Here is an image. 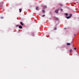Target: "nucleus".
Instances as JSON below:
<instances>
[{
	"label": "nucleus",
	"mask_w": 79,
	"mask_h": 79,
	"mask_svg": "<svg viewBox=\"0 0 79 79\" xmlns=\"http://www.w3.org/2000/svg\"><path fill=\"white\" fill-rule=\"evenodd\" d=\"M59 11V9H58L55 10V12L56 13H58V11Z\"/></svg>",
	"instance_id": "1"
},
{
	"label": "nucleus",
	"mask_w": 79,
	"mask_h": 79,
	"mask_svg": "<svg viewBox=\"0 0 79 79\" xmlns=\"http://www.w3.org/2000/svg\"><path fill=\"white\" fill-rule=\"evenodd\" d=\"M70 17H71V16H69L65 17V18H67V19H69V18H70Z\"/></svg>",
	"instance_id": "2"
},
{
	"label": "nucleus",
	"mask_w": 79,
	"mask_h": 79,
	"mask_svg": "<svg viewBox=\"0 0 79 79\" xmlns=\"http://www.w3.org/2000/svg\"><path fill=\"white\" fill-rule=\"evenodd\" d=\"M36 10H39V7H37L36 8Z\"/></svg>",
	"instance_id": "3"
},
{
	"label": "nucleus",
	"mask_w": 79,
	"mask_h": 79,
	"mask_svg": "<svg viewBox=\"0 0 79 79\" xmlns=\"http://www.w3.org/2000/svg\"><path fill=\"white\" fill-rule=\"evenodd\" d=\"M43 8H44V9L45 8H47V6H44L43 7Z\"/></svg>",
	"instance_id": "4"
},
{
	"label": "nucleus",
	"mask_w": 79,
	"mask_h": 79,
	"mask_svg": "<svg viewBox=\"0 0 79 79\" xmlns=\"http://www.w3.org/2000/svg\"><path fill=\"white\" fill-rule=\"evenodd\" d=\"M19 28L20 29H22V26H19Z\"/></svg>",
	"instance_id": "5"
},
{
	"label": "nucleus",
	"mask_w": 79,
	"mask_h": 79,
	"mask_svg": "<svg viewBox=\"0 0 79 79\" xmlns=\"http://www.w3.org/2000/svg\"><path fill=\"white\" fill-rule=\"evenodd\" d=\"M20 24L22 25V26H23V23L22 22H20Z\"/></svg>",
	"instance_id": "6"
},
{
	"label": "nucleus",
	"mask_w": 79,
	"mask_h": 79,
	"mask_svg": "<svg viewBox=\"0 0 79 79\" xmlns=\"http://www.w3.org/2000/svg\"><path fill=\"white\" fill-rule=\"evenodd\" d=\"M72 51H73V50H72V49H70L69 50L70 53H71V52H72Z\"/></svg>",
	"instance_id": "7"
},
{
	"label": "nucleus",
	"mask_w": 79,
	"mask_h": 79,
	"mask_svg": "<svg viewBox=\"0 0 79 79\" xmlns=\"http://www.w3.org/2000/svg\"><path fill=\"white\" fill-rule=\"evenodd\" d=\"M19 12L20 13H21V11H22V10L21 9H19Z\"/></svg>",
	"instance_id": "8"
},
{
	"label": "nucleus",
	"mask_w": 79,
	"mask_h": 79,
	"mask_svg": "<svg viewBox=\"0 0 79 79\" xmlns=\"http://www.w3.org/2000/svg\"><path fill=\"white\" fill-rule=\"evenodd\" d=\"M67 45H70V43H67Z\"/></svg>",
	"instance_id": "9"
},
{
	"label": "nucleus",
	"mask_w": 79,
	"mask_h": 79,
	"mask_svg": "<svg viewBox=\"0 0 79 79\" xmlns=\"http://www.w3.org/2000/svg\"><path fill=\"white\" fill-rule=\"evenodd\" d=\"M65 15H66V16H68V13H66V14H65Z\"/></svg>",
	"instance_id": "10"
},
{
	"label": "nucleus",
	"mask_w": 79,
	"mask_h": 79,
	"mask_svg": "<svg viewBox=\"0 0 79 79\" xmlns=\"http://www.w3.org/2000/svg\"><path fill=\"white\" fill-rule=\"evenodd\" d=\"M56 20H58V19L57 18H56Z\"/></svg>",
	"instance_id": "11"
},
{
	"label": "nucleus",
	"mask_w": 79,
	"mask_h": 79,
	"mask_svg": "<svg viewBox=\"0 0 79 79\" xmlns=\"http://www.w3.org/2000/svg\"><path fill=\"white\" fill-rule=\"evenodd\" d=\"M42 11H43V12H44V13H45V10H43Z\"/></svg>",
	"instance_id": "12"
},
{
	"label": "nucleus",
	"mask_w": 79,
	"mask_h": 79,
	"mask_svg": "<svg viewBox=\"0 0 79 79\" xmlns=\"http://www.w3.org/2000/svg\"><path fill=\"white\" fill-rule=\"evenodd\" d=\"M1 19H3V17H2L1 18Z\"/></svg>",
	"instance_id": "13"
},
{
	"label": "nucleus",
	"mask_w": 79,
	"mask_h": 79,
	"mask_svg": "<svg viewBox=\"0 0 79 79\" xmlns=\"http://www.w3.org/2000/svg\"><path fill=\"white\" fill-rule=\"evenodd\" d=\"M54 30H56V28H54Z\"/></svg>",
	"instance_id": "14"
},
{
	"label": "nucleus",
	"mask_w": 79,
	"mask_h": 79,
	"mask_svg": "<svg viewBox=\"0 0 79 79\" xmlns=\"http://www.w3.org/2000/svg\"><path fill=\"white\" fill-rule=\"evenodd\" d=\"M74 50H76L77 48H74Z\"/></svg>",
	"instance_id": "15"
},
{
	"label": "nucleus",
	"mask_w": 79,
	"mask_h": 79,
	"mask_svg": "<svg viewBox=\"0 0 79 79\" xmlns=\"http://www.w3.org/2000/svg\"><path fill=\"white\" fill-rule=\"evenodd\" d=\"M44 16H45V15H44L43 16V17H44Z\"/></svg>",
	"instance_id": "16"
},
{
	"label": "nucleus",
	"mask_w": 79,
	"mask_h": 79,
	"mask_svg": "<svg viewBox=\"0 0 79 79\" xmlns=\"http://www.w3.org/2000/svg\"><path fill=\"white\" fill-rule=\"evenodd\" d=\"M61 11H63V9H61Z\"/></svg>",
	"instance_id": "17"
},
{
	"label": "nucleus",
	"mask_w": 79,
	"mask_h": 79,
	"mask_svg": "<svg viewBox=\"0 0 79 79\" xmlns=\"http://www.w3.org/2000/svg\"><path fill=\"white\" fill-rule=\"evenodd\" d=\"M70 16H72V14H70Z\"/></svg>",
	"instance_id": "18"
},
{
	"label": "nucleus",
	"mask_w": 79,
	"mask_h": 79,
	"mask_svg": "<svg viewBox=\"0 0 79 79\" xmlns=\"http://www.w3.org/2000/svg\"><path fill=\"white\" fill-rule=\"evenodd\" d=\"M16 26L17 27H18V25H17Z\"/></svg>",
	"instance_id": "19"
},
{
	"label": "nucleus",
	"mask_w": 79,
	"mask_h": 79,
	"mask_svg": "<svg viewBox=\"0 0 79 79\" xmlns=\"http://www.w3.org/2000/svg\"><path fill=\"white\" fill-rule=\"evenodd\" d=\"M60 6H62V5H61V4Z\"/></svg>",
	"instance_id": "20"
},
{
	"label": "nucleus",
	"mask_w": 79,
	"mask_h": 79,
	"mask_svg": "<svg viewBox=\"0 0 79 79\" xmlns=\"http://www.w3.org/2000/svg\"><path fill=\"white\" fill-rule=\"evenodd\" d=\"M75 35H76V34H75V35H74V36H75Z\"/></svg>",
	"instance_id": "21"
},
{
	"label": "nucleus",
	"mask_w": 79,
	"mask_h": 79,
	"mask_svg": "<svg viewBox=\"0 0 79 79\" xmlns=\"http://www.w3.org/2000/svg\"><path fill=\"white\" fill-rule=\"evenodd\" d=\"M64 29H66V28H64Z\"/></svg>",
	"instance_id": "22"
}]
</instances>
